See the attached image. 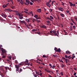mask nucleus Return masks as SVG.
<instances>
[{
  "label": "nucleus",
  "mask_w": 77,
  "mask_h": 77,
  "mask_svg": "<svg viewBox=\"0 0 77 77\" xmlns=\"http://www.w3.org/2000/svg\"><path fill=\"white\" fill-rule=\"evenodd\" d=\"M50 35H52V36H59V31L57 30V33H56V30H54L53 31H50Z\"/></svg>",
  "instance_id": "1"
},
{
  "label": "nucleus",
  "mask_w": 77,
  "mask_h": 77,
  "mask_svg": "<svg viewBox=\"0 0 77 77\" xmlns=\"http://www.w3.org/2000/svg\"><path fill=\"white\" fill-rule=\"evenodd\" d=\"M1 55L2 56L1 57L2 58H0V61H2V60H3V59H6V58H5L6 57V56L4 55V54L2 55V54H1Z\"/></svg>",
  "instance_id": "2"
},
{
  "label": "nucleus",
  "mask_w": 77,
  "mask_h": 77,
  "mask_svg": "<svg viewBox=\"0 0 77 77\" xmlns=\"http://www.w3.org/2000/svg\"><path fill=\"white\" fill-rule=\"evenodd\" d=\"M2 55H3L4 54H6V50H5V49H3V48H2Z\"/></svg>",
  "instance_id": "3"
},
{
  "label": "nucleus",
  "mask_w": 77,
  "mask_h": 77,
  "mask_svg": "<svg viewBox=\"0 0 77 77\" xmlns=\"http://www.w3.org/2000/svg\"><path fill=\"white\" fill-rule=\"evenodd\" d=\"M5 11H7V12H13L14 10H11V9L10 8H8V9H6L5 10Z\"/></svg>",
  "instance_id": "4"
},
{
  "label": "nucleus",
  "mask_w": 77,
  "mask_h": 77,
  "mask_svg": "<svg viewBox=\"0 0 77 77\" xmlns=\"http://www.w3.org/2000/svg\"><path fill=\"white\" fill-rule=\"evenodd\" d=\"M22 65V64H21V63H20L19 64V65H15V66L16 67V68H19V67L20 66H21V65Z\"/></svg>",
  "instance_id": "5"
},
{
  "label": "nucleus",
  "mask_w": 77,
  "mask_h": 77,
  "mask_svg": "<svg viewBox=\"0 0 77 77\" xmlns=\"http://www.w3.org/2000/svg\"><path fill=\"white\" fill-rule=\"evenodd\" d=\"M13 12H16V15H17V16H18V14H19L20 13L18 12V11H13Z\"/></svg>",
  "instance_id": "6"
},
{
  "label": "nucleus",
  "mask_w": 77,
  "mask_h": 77,
  "mask_svg": "<svg viewBox=\"0 0 77 77\" xmlns=\"http://www.w3.org/2000/svg\"><path fill=\"white\" fill-rule=\"evenodd\" d=\"M2 17H4L5 18H6V17H7L6 15L5 14L3 13H2Z\"/></svg>",
  "instance_id": "7"
},
{
  "label": "nucleus",
  "mask_w": 77,
  "mask_h": 77,
  "mask_svg": "<svg viewBox=\"0 0 77 77\" xmlns=\"http://www.w3.org/2000/svg\"><path fill=\"white\" fill-rule=\"evenodd\" d=\"M8 4H6V5H2V7H3V8H6V7L8 6Z\"/></svg>",
  "instance_id": "8"
},
{
  "label": "nucleus",
  "mask_w": 77,
  "mask_h": 77,
  "mask_svg": "<svg viewBox=\"0 0 77 77\" xmlns=\"http://www.w3.org/2000/svg\"><path fill=\"white\" fill-rule=\"evenodd\" d=\"M37 12H41V9H39L37 10Z\"/></svg>",
  "instance_id": "9"
},
{
  "label": "nucleus",
  "mask_w": 77,
  "mask_h": 77,
  "mask_svg": "<svg viewBox=\"0 0 77 77\" xmlns=\"http://www.w3.org/2000/svg\"><path fill=\"white\" fill-rule=\"evenodd\" d=\"M58 9H59L60 11H62V12H63V10H62L63 9V8H61V7L59 8Z\"/></svg>",
  "instance_id": "10"
},
{
  "label": "nucleus",
  "mask_w": 77,
  "mask_h": 77,
  "mask_svg": "<svg viewBox=\"0 0 77 77\" xmlns=\"http://www.w3.org/2000/svg\"><path fill=\"white\" fill-rule=\"evenodd\" d=\"M19 17H23V14H19V13H18Z\"/></svg>",
  "instance_id": "11"
},
{
  "label": "nucleus",
  "mask_w": 77,
  "mask_h": 77,
  "mask_svg": "<svg viewBox=\"0 0 77 77\" xmlns=\"http://www.w3.org/2000/svg\"><path fill=\"white\" fill-rule=\"evenodd\" d=\"M0 75H1L2 77H4L5 76V74L3 73H1V74H0Z\"/></svg>",
  "instance_id": "12"
},
{
  "label": "nucleus",
  "mask_w": 77,
  "mask_h": 77,
  "mask_svg": "<svg viewBox=\"0 0 77 77\" xmlns=\"http://www.w3.org/2000/svg\"><path fill=\"white\" fill-rule=\"evenodd\" d=\"M72 59H73L74 58H75V55H74V54H72Z\"/></svg>",
  "instance_id": "13"
},
{
  "label": "nucleus",
  "mask_w": 77,
  "mask_h": 77,
  "mask_svg": "<svg viewBox=\"0 0 77 77\" xmlns=\"http://www.w3.org/2000/svg\"><path fill=\"white\" fill-rule=\"evenodd\" d=\"M41 27H42V28H44V29H46L47 28L46 26L45 25H42Z\"/></svg>",
  "instance_id": "14"
},
{
  "label": "nucleus",
  "mask_w": 77,
  "mask_h": 77,
  "mask_svg": "<svg viewBox=\"0 0 77 77\" xmlns=\"http://www.w3.org/2000/svg\"><path fill=\"white\" fill-rule=\"evenodd\" d=\"M66 54H71V52H69V51H66Z\"/></svg>",
  "instance_id": "15"
},
{
  "label": "nucleus",
  "mask_w": 77,
  "mask_h": 77,
  "mask_svg": "<svg viewBox=\"0 0 77 77\" xmlns=\"http://www.w3.org/2000/svg\"><path fill=\"white\" fill-rule=\"evenodd\" d=\"M60 16L62 17H65V14H60Z\"/></svg>",
  "instance_id": "16"
},
{
  "label": "nucleus",
  "mask_w": 77,
  "mask_h": 77,
  "mask_svg": "<svg viewBox=\"0 0 77 77\" xmlns=\"http://www.w3.org/2000/svg\"><path fill=\"white\" fill-rule=\"evenodd\" d=\"M61 51V50H60V48H59L57 50V52H59V53H60Z\"/></svg>",
  "instance_id": "17"
},
{
  "label": "nucleus",
  "mask_w": 77,
  "mask_h": 77,
  "mask_svg": "<svg viewBox=\"0 0 77 77\" xmlns=\"http://www.w3.org/2000/svg\"><path fill=\"white\" fill-rule=\"evenodd\" d=\"M20 3L21 4V5H24V1H21V2H20Z\"/></svg>",
  "instance_id": "18"
},
{
  "label": "nucleus",
  "mask_w": 77,
  "mask_h": 77,
  "mask_svg": "<svg viewBox=\"0 0 77 77\" xmlns=\"http://www.w3.org/2000/svg\"><path fill=\"white\" fill-rule=\"evenodd\" d=\"M26 20L27 23H29V22H30V18H29L28 19H26Z\"/></svg>",
  "instance_id": "19"
},
{
  "label": "nucleus",
  "mask_w": 77,
  "mask_h": 77,
  "mask_svg": "<svg viewBox=\"0 0 77 77\" xmlns=\"http://www.w3.org/2000/svg\"><path fill=\"white\" fill-rule=\"evenodd\" d=\"M45 71H47V72H51V71H50V70H48L47 69H45Z\"/></svg>",
  "instance_id": "20"
},
{
  "label": "nucleus",
  "mask_w": 77,
  "mask_h": 77,
  "mask_svg": "<svg viewBox=\"0 0 77 77\" xmlns=\"http://www.w3.org/2000/svg\"><path fill=\"white\" fill-rule=\"evenodd\" d=\"M32 21L33 23H34L35 21L36 22V20L35 19H32Z\"/></svg>",
  "instance_id": "21"
},
{
  "label": "nucleus",
  "mask_w": 77,
  "mask_h": 77,
  "mask_svg": "<svg viewBox=\"0 0 77 77\" xmlns=\"http://www.w3.org/2000/svg\"><path fill=\"white\" fill-rule=\"evenodd\" d=\"M69 3L70 4V6H72L73 4L72 3H71V2H69Z\"/></svg>",
  "instance_id": "22"
},
{
  "label": "nucleus",
  "mask_w": 77,
  "mask_h": 77,
  "mask_svg": "<svg viewBox=\"0 0 77 77\" xmlns=\"http://www.w3.org/2000/svg\"><path fill=\"white\" fill-rule=\"evenodd\" d=\"M46 5L47 6H49V5H51V4H50L49 3H46Z\"/></svg>",
  "instance_id": "23"
},
{
  "label": "nucleus",
  "mask_w": 77,
  "mask_h": 77,
  "mask_svg": "<svg viewBox=\"0 0 77 77\" xmlns=\"http://www.w3.org/2000/svg\"><path fill=\"white\" fill-rule=\"evenodd\" d=\"M28 62H29V60H26V61H25L24 62V63H28Z\"/></svg>",
  "instance_id": "24"
},
{
  "label": "nucleus",
  "mask_w": 77,
  "mask_h": 77,
  "mask_svg": "<svg viewBox=\"0 0 77 77\" xmlns=\"http://www.w3.org/2000/svg\"><path fill=\"white\" fill-rule=\"evenodd\" d=\"M27 26L29 27H32V25L30 24H28Z\"/></svg>",
  "instance_id": "25"
},
{
  "label": "nucleus",
  "mask_w": 77,
  "mask_h": 77,
  "mask_svg": "<svg viewBox=\"0 0 77 77\" xmlns=\"http://www.w3.org/2000/svg\"><path fill=\"white\" fill-rule=\"evenodd\" d=\"M52 68L53 69H54V68H56V66L53 65L52 66Z\"/></svg>",
  "instance_id": "26"
},
{
  "label": "nucleus",
  "mask_w": 77,
  "mask_h": 77,
  "mask_svg": "<svg viewBox=\"0 0 77 77\" xmlns=\"http://www.w3.org/2000/svg\"><path fill=\"white\" fill-rule=\"evenodd\" d=\"M12 57L11 56H10L8 57V59H10V60H11V59Z\"/></svg>",
  "instance_id": "27"
},
{
  "label": "nucleus",
  "mask_w": 77,
  "mask_h": 77,
  "mask_svg": "<svg viewBox=\"0 0 77 77\" xmlns=\"http://www.w3.org/2000/svg\"><path fill=\"white\" fill-rule=\"evenodd\" d=\"M50 18L52 20H53V19H54L53 17L52 16H50Z\"/></svg>",
  "instance_id": "28"
},
{
  "label": "nucleus",
  "mask_w": 77,
  "mask_h": 77,
  "mask_svg": "<svg viewBox=\"0 0 77 77\" xmlns=\"http://www.w3.org/2000/svg\"><path fill=\"white\" fill-rule=\"evenodd\" d=\"M54 50H55V51H56V52H57V48H55Z\"/></svg>",
  "instance_id": "29"
},
{
  "label": "nucleus",
  "mask_w": 77,
  "mask_h": 77,
  "mask_svg": "<svg viewBox=\"0 0 77 77\" xmlns=\"http://www.w3.org/2000/svg\"><path fill=\"white\" fill-rule=\"evenodd\" d=\"M19 19H20V20H22V19H23V17H19Z\"/></svg>",
  "instance_id": "30"
},
{
  "label": "nucleus",
  "mask_w": 77,
  "mask_h": 77,
  "mask_svg": "<svg viewBox=\"0 0 77 77\" xmlns=\"http://www.w3.org/2000/svg\"><path fill=\"white\" fill-rule=\"evenodd\" d=\"M61 67H62V68H63V67H65V66L63 65V64H62L61 65Z\"/></svg>",
  "instance_id": "31"
},
{
  "label": "nucleus",
  "mask_w": 77,
  "mask_h": 77,
  "mask_svg": "<svg viewBox=\"0 0 77 77\" xmlns=\"http://www.w3.org/2000/svg\"><path fill=\"white\" fill-rule=\"evenodd\" d=\"M38 75H40V76H42V73H40Z\"/></svg>",
  "instance_id": "32"
},
{
  "label": "nucleus",
  "mask_w": 77,
  "mask_h": 77,
  "mask_svg": "<svg viewBox=\"0 0 77 77\" xmlns=\"http://www.w3.org/2000/svg\"><path fill=\"white\" fill-rule=\"evenodd\" d=\"M49 66H50V68H52V66L51 65V64L50 63L49 64Z\"/></svg>",
  "instance_id": "33"
},
{
  "label": "nucleus",
  "mask_w": 77,
  "mask_h": 77,
  "mask_svg": "<svg viewBox=\"0 0 77 77\" xmlns=\"http://www.w3.org/2000/svg\"><path fill=\"white\" fill-rule=\"evenodd\" d=\"M38 60H39V61H40V62H42V60H41V59H38Z\"/></svg>",
  "instance_id": "34"
},
{
  "label": "nucleus",
  "mask_w": 77,
  "mask_h": 77,
  "mask_svg": "<svg viewBox=\"0 0 77 77\" xmlns=\"http://www.w3.org/2000/svg\"><path fill=\"white\" fill-rule=\"evenodd\" d=\"M60 75H63V73L62 72H61Z\"/></svg>",
  "instance_id": "35"
},
{
  "label": "nucleus",
  "mask_w": 77,
  "mask_h": 77,
  "mask_svg": "<svg viewBox=\"0 0 77 77\" xmlns=\"http://www.w3.org/2000/svg\"><path fill=\"white\" fill-rule=\"evenodd\" d=\"M36 22H37V23H39L40 22H41V20H36Z\"/></svg>",
  "instance_id": "36"
},
{
  "label": "nucleus",
  "mask_w": 77,
  "mask_h": 77,
  "mask_svg": "<svg viewBox=\"0 0 77 77\" xmlns=\"http://www.w3.org/2000/svg\"><path fill=\"white\" fill-rule=\"evenodd\" d=\"M26 65H28V66H29V65H30V63H26Z\"/></svg>",
  "instance_id": "37"
},
{
  "label": "nucleus",
  "mask_w": 77,
  "mask_h": 77,
  "mask_svg": "<svg viewBox=\"0 0 77 77\" xmlns=\"http://www.w3.org/2000/svg\"><path fill=\"white\" fill-rule=\"evenodd\" d=\"M24 4L26 5H27V6H29V4L27 3H26V2H24Z\"/></svg>",
  "instance_id": "38"
},
{
  "label": "nucleus",
  "mask_w": 77,
  "mask_h": 77,
  "mask_svg": "<svg viewBox=\"0 0 77 77\" xmlns=\"http://www.w3.org/2000/svg\"><path fill=\"white\" fill-rule=\"evenodd\" d=\"M38 15H35L34 17H35V18H37L38 17Z\"/></svg>",
  "instance_id": "39"
},
{
  "label": "nucleus",
  "mask_w": 77,
  "mask_h": 77,
  "mask_svg": "<svg viewBox=\"0 0 77 77\" xmlns=\"http://www.w3.org/2000/svg\"><path fill=\"white\" fill-rule=\"evenodd\" d=\"M47 19H48V20H51V18H50L49 17H47Z\"/></svg>",
  "instance_id": "40"
},
{
  "label": "nucleus",
  "mask_w": 77,
  "mask_h": 77,
  "mask_svg": "<svg viewBox=\"0 0 77 77\" xmlns=\"http://www.w3.org/2000/svg\"><path fill=\"white\" fill-rule=\"evenodd\" d=\"M11 8L13 9H14L15 8V7L14 6H12V7H11Z\"/></svg>",
  "instance_id": "41"
},
{
  "label": "nucleus",
  "mask_w": 77,
  "mask_h": 77,
  "mask_svg": "<svg viewBox=\"0 0 77 77\" xmlns=\"http://www.w3.org/2000/svg\"><path fill=\"white\" fill-rule=\"evenodd\" d=\"M23 21H22L21 20H20V22L21 24H23Z\"/></svg>",
  "instance_id": "42"
},
{
  "label": "nucleus",
  "mask_w": 77,
  "mask_h": 77,
  "mask_svg": "<svg viewBox=\"0 0 77 77\" xmlns=\"http://www.w3.org/2000/svg\"><path fill=\"white\" fill-rule=\"evenodd\" d=\"M66 62V63H68V60L67 59H66L65 60Z\"/></svg>",
  "instance_id": "43"
},
{
  "label": "nucleus",
  "mask_w": 77,
  "mask_h": 77,
  "mask_svg": "<svg viewBox=\"0 0 77 77\" xmlns=\"http://www.w3.org/2000/svg\"><path fill=\"white\" fill-rule=\"evenodd\" d=\"M62 58V59H63L65 60H66V59H67L64 57H63Z\"/></svg>",
  "instance_id": "44"
},
{
  "label": "nucleus",
  "mask_w": 77,
  "mask_h": 77,
  "mask_svg": "<svg viewBox=\"0 0 77 77\" xmlns=\"http://www.w3.org/2000/svg\"><path fill=\"white\" fill-rule=\"evenodd\" d=\"M67 58L70 59H71V57L70 56H68Z\"/></svg>",
  "instance_id": "45"
},
{
  "label": "nucleus",
  "mask_w": 77,
  "mask_h": 77,
  "mask_svg": "<svg viewBox=\"0 0 77 77\" xmlns=\"http://www.w3.org/2000/svg\"><path fill=\"white\" fill-rule=\"evenodd\" d=\"M34 75L35 77H37V75L36 74H34Z\"/></svg>",
  "instance_id": "46"
},
{
  "label": "nucleus",
  "mask_w": 77,
  "mask_h": 77,
  "mask_svg": "<svg viewBox=\"0 0 77 77\" xmlns=\"http://www.w3.org/2000/svg\"><path fill=\"white\" fill-rule=\"evenodd\" d=\"M46 23H50V21H46Z\"/></svg>",
  "instance_id": "47"
},
{
  "label": "nucleus",
  "mask_w": 77,
  "mask_h": 77,
  "mask_svg": "<svg viewBox=\"0 0 77 77\" xmlns=\"http://www.w3.org/2000/svg\"><path fill=\"white\" fill-rule=\"evenodd\" d=\"M36 62H37V63H39V64H40V63H40V62H38V61H36Z\"/></svg>",
  "instance_id": "48"
},
{
  "label": "nucleus",
  "mask_w": 77,
  "mask_h": 77,
  "mask_svg": "<svg viewBox=\"0 0 77 77\" xmlns=\"http://www.w3.org/2000/svg\"><path fill=\"white\" fill-rule=\"evenodd\" d=\"M23 71V69H20V72H21V71Z\"/></svg>",
  "instance_id": "49"
},
{
  "label": "nucleus",
  "mask_w": 77,
  "mask_h": 77,
  "mask_svg": "<svg viewBox=\"0 0 77 77\" xmlns=\"http://www.w3.org/2000/svg\"><path fill=\"white\" fill-rule=\"evenodd\" d=\"M1 20H2V21H5V20L4 19H3L2 18H1Z\"/></svg>",
  "instance_id": "50"
},
{
  "label": "nucleus",
  "mask_w": 77,
  "mask_h": 77,
  "mask_svg": "<svg viewBox=\"0 0 77 77\" xmlns=\"http://www.w3.org/2000/svg\"><path fill=\"white\" fill-rule=\"evenodd\" d=\"M65 57H66V59H67V58H68V56H67V55H65Z\"/></svg>",
  "instance_id": "51"
},
{
  "label": "nucleus",
  "mask_w": 77,
  "mask_h": 77,
  "mask_svg": "<svg viewBox=\"0 0 77 77\" xmlns=\"http://www.w3.org/2000/svg\"><path fill=\"white\" fill-rule=\"evenodd\" d=\"M73 29H75V26H73Z\"/></svg>",
  "instance_id": "52"
},
{
  "label": "nucleus",
  "mask_w": 77,
  "mask_h": 77,
  "mask_svg": "<svg viewBox=\"0 0 77 77\" xmlns=\"http://www.w3.org/2000/svg\"><path fill=\"white\" fill-rule=\"evenodd\" d=\"M17 68V69H16V71H19V68Z\"/></svg>",
  "instance_id": "53"
},
{
  "label": "nucleus",
  "mask_w": 77,
  "mask_h": 77,
  "mask_svg": "<svg viewBox=\"0 0 77 77\" xmlns=\"http://www.w3.org/2000/svg\"><path fill=\"white\" fill-rule=\"evenodd\" d=\"M30 5H33V3H32V2H30L29 3Z\"/></svg>",
  "instance_id": "54"
},
{
  "label": "nucleus",
  "mask_w": 77,
  "mask_h": 77,
  "mask_svg": "<svg viewBox=\"0 0 77 77\" xmlns=\"http://www.w3.org/2000/svg\"><path fill=\"white\" fill-rule=\"evenodd\" d=\"M37 31L35 29H33L32 30V31H33V32H35V31Z\"/></svg>",
  "instance_id": "55"
},
{
  "label": "nucleus",
  "mask_w": 77,
  "mask_h": 77,
  "mask_svg": "<svg viewBox=\"0 0 77 77\" xmlns=\"http://www.w3.org/2000/svg\"><path fill=\"white\" fill-rule=\"evenodd\" d=\"M42 64L44 65V66H45V64L44 63H42Z\"/></svg>",
  "instance_id": "56"
},
{
  "label": "nucleus",
  "mask_w": 77,
  "mask_h": 77,
  "mask_svg": "<svg viewBox=\"0 0 77 77\" xmlns=\"http://www.w3.org/2000/svg\"><path fill=\"white\" fill-rule=\"evenodd\" d=\"M53 57H56V55H53Z\"/></svg>",
  "instance_id": "57"
},
{
  "label": "nucleus",
  "mask_w": 77,
  "mask_h": 77,
  "mask_svg": "<svg viewBox=\"0 0 77 77\" xmlns=\"http://www.w3.org/2000/svg\"><path fill=\"white\" fill-rule=\"evenodd\" d=\"M66 12H67V14H68V13H69V11H66Z\"/></svg>",
  "instance_id": "58"
},
{
  "label": "nucleus",
  "mask_w": 77,
  "mask_h": 77,
  "mask_svg": "<svg viewBox=\"0 0 77 77\" xmlns=\"http://www.w3.org/2000/svg\"><path fill=\"white\" fill-rule=\"evenodd\" d=\"M8 17H10V18H12V16L11 15H10V16H8Z\"/></svg>",
  "instance_id": "59"
},
{
  "label": "nucleus",
  "mask_w": 77,
  "mask_h": 77,
  "mask_svg": "<svg viewBox=\"0 0 77 77\" xmlns=\"http://www.w3.org/2000/svg\"><path fill=\"white\" fill-rule=\"evenodd\" d=\"M26 3H27L29 2V0H25Z\"/></svg>",
  "instance_id": "60"
},
{
  "label": "nucleus",
  "mask_w": 77,
  "mask_h": 77,
  "mask_svg": "<svg viewBox=\"0 0 77 77\" xmlns=\"http://www.w3.org/2000/svg\"><path fill=\"white\" fill-rule=\"evenodd\" d=\"M43 57H45V55H43Z\"/></svg>",
  "instance_id": "61"
},
{
  "label": "nucleus",
  "mask_w": 77,
  "mask_h": 77,
  "mask_svg": "<svg viewBox=\"0 0 77 77\" xmlns=\"http://www.w3.org/2000/svg\"><path fill=\"white\" fill-rule=\"evenodd\" d=\"M48 77H53V76H51L50 75H49Z\"/></svg>",
  "instance_id": "62"
},
{
  "label": "nucleus",
  "mask_w": 77,
  "mask_h": 77,
  "mask_svg": "<svg viewBox=\"0 0 77 77\" xmlns=\"http://www.w3.org/2000/svg\"><path fill=\"white\" fill-rule=\"evenodd\" d=\"M50 2H51V0H50L49 1H48V2L49 3H50Z\"/></svg>",
  "instance_id": "63"
},
{
  "label": "nucleus",
  "mask_w": 77,
  "mask_h": 77,
  "mask_svg": "<svg viewBox=\"0 0 77 77\" xmlns=\"http://www.w3.org/2000/svg\"><path fill=\"white\" fill-rule=\"evenodd\" d=\"M54 2H55L54 1H52V3H51V5H53V3H54Z\"/></svg>",
  "instance_id": "64"
}]
</instances>
